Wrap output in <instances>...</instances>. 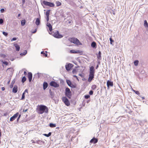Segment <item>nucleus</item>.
I'll use <instances>...</instances> for the list:
<instances>
[{
    "instance_id": "obj_24",
    "label": "nucleus",
    "mask_w": 148,
    "mask_h": 148,
    "mask_svg": "<svg viewBox=\"0 0 148 148\" xmlns=\"http://www.w3.org/2000/svg\"><path fill=\"white\" fill-rule=\"evenodd\" d=\"M139 62V61L138 60H136L134 61V64L135 66H137Z\"/></svg>"
},
{
    "instance_id": "obj_33",
    "label": "nucleus",
    "mask_w": 148,
    "mask_h": 148,
    "mask_svg": "<svg viewBox=\"0 0 148 148\" xmlns=\"http://www.w3.org/2000/svg\"><path fill=\"white\" fill-rule=\"evenodd\" d=\"M36 143L38 144H39L40 145H41L42 144V141H41L38 140H36Z\"/></svg>"
},
{
    "instance_id": "obj_34",
    "label": "nucleus",
    "mask_w": 148,
    "mask_h": 148,
    "mask_svg": "<svg viewBox=\"0 0 148 148\" xmlns=\"http://www.w3.org/2000/svg\"><path fill=\"white\" fill-rule=\"evenodd\" d=\"M41 54H43L45 57H46L47 56V53H45L44 51H42L41 53Z\"/></svg>"
},
{
    "instance_id": "obj_59",
    "label": "nucleus",
    "mask_w": 148,
    "mask_h": 148,
    "mask_svg": "<svg viewBox=\"0 0 148 148\" xmlns=\"http://www.w3.org/2000/svg\"><path fill=\"white\" fill-rule=\"evenodd\" d=\"M27 109H26L25 110H24L23 111V112H26L27 111Z\"/></svg>"
},
{
    "instance_id": "obj_35",
    "label": "nucleus",
    "mask_w": 148,
    "mask_h": 148,
    "mask_svg": "<svg viewBox=\"0 0 148 148\" xmlns=\"http://www.w3.org/2000/svg\"><path fill=\"white\" fill-rule=\"evenodd\" d=\"M96 88H97V86L95 85H92V89L93 90L95 89H96Z\"/></svg>"
},
{
    "instance_id": "obj_58",
    "label": "nucleus",
    "mask_w": 148,
    "mask_h": 148,
    "mask_svg": "<svg viewBox=\"0 0 148 148\" xmlns=\"http://www.w3.org/2000/svg\"><path fill=\"white\" fill-rule=\"evenodd\" d=\"M25 3V0H22V3L23 4H24Z\"/></svg>"
},
{
    "instance_id": "obj_16",
    "label": "nucleus",
    "mask_w": 148,
    "mask_h": 148,
    "mask_svg": "<svg viewBox=\"0 0 148 148\" xmlns=\"http://www.w3.org/2000/svg\"><path fill=\"white\" fill-rule=\"evenodd\" d=\"M47 26L48 27L50 32H51L52 30V27L50 23L47 22Z\"/></svg>"
},
{
    "instance_id": "obj_55",
    "label": "nucleus",
    "mask_w": 148,
    "mask_h": 148,
    "mask_svg": "<svg viewBox=\"0 0 148 148\" xmlns=\"http://www.w3.org/2000/svg\"><path fill=\"white\" fill-rule=\"evenodd\" d=\"M79 75L81 76L82 77H83L84 76L82 74H79Z\"/></svg>"
},
{
    "instance_id": "obj_20",
    "label": "nucleus",
    "mask_w": 148,
    "mask_h": 148,
    "mask_svg": "<svg viewBox=\"0 0 148 148\" xmlns=\"http://www.w3.org/2000/svg\"><path fill=\"white\" fill-rule=\"evenodd\" d=\"M14 45L16 47V50L17 51H19L20 49V46L17 44H15Z\"/></svg>"
},
{
    "instance_id": "obj_5",
    "label": "nucleus",
    "mask_w": 148,
    "mask_h": 148,
    "mask_svg": "<svg viewBox=\"0 0 148 148\" xmlns=\"http://www.w3.org/2000/svg\"><path fill=\"white\" fill-rule=\"evenodd\" d=\"M62 101L67 106L70 105V103L68 99L65 97H62Z\"/></svg>"
},
{
    "instance_id": "obj_45",
    "label": "nucleus",
    "mask_w": 148,
    "mask_h": 148,
    "mask_svg": "<svg viewBox=\"0 0 148 148\" xmlns=\"http://www.w3.org/2000/svg\"><path fill=\"white\" fill-rule=\"evenodd\" d=\"M69 86L72 88H75L76 87L75 85L72 84H71V85Z\"/></svg>"
},
{
    "instance_id": "obj_29",
    "label": "nucleus",
    "mask_w": 148,
    "mask_h": 148,
    "mask_svg": "<svg viewBox=\"0 0 148 148\" xmlns=\"http://www.w3.org/2000/svg\"><path fill=\"white\" fill-rule=\"evenodd\" d=\"M66 82L67 84L69 86H70L71 84V83L70 81L69 80H67Z\"/></svg>"
},
{
    "instance_id": "obj_50",
    "label": "nucleus",
    "mask_w": 148,
    "mask_h": 148,
    "mask_svg": "<svg viewBox=\"0 0 148 148\" xmlns=\"http://www.w3.org/2000/svg\"><path fill=\"white\" fill-rule=\"evenodd\" d=\"M0 11L1 13H3L4 11V9L3 8H2L1 9Z\"/></svg>"
},
{
    "instance_id": "obj_25",
    "label": "nucleus",
    "mask_w": 148,
    "mask_h": 148,
    "mask_svg": "<svg viewBox=\"0 0 148 148\" xmlns=\"http://www.w3.org/2000/svg\"><path fill=\"white\" fill-rule=\"evenodd\" d=\"M49 126L51 127H56V125L52 123H50L49 124Z\"/></svg>"
},
{
    "instance_id": "obj_27",
    "label": "nucleus",
    "mask_w": 148,
    "mask_h": 148,
    "mask_svg": "<svg viewBox=\"0 0 148 148\" xmlns=\"http://www.w3.org/2000/svg\"><path fill=\"white\" fill-rule=\"evenodd\" d=\"M21 23L22 26H24L25 23V20H22L21 22Z\"/></svg>"
},
{
    "instance_id": "obj_41",
    "label": "nucleus",
    "mask_w": 148,
    "mask_h": 148,
    "mask_svg": "<svg viewBox=\"0 0 148 148\" xmlns=\"http://www.w3.org/2000/svg\"><path fill=\"white\" fill-rule=\"evenodd\" d=\"M84 97L85 99H88L90 97V96L88 95H86Z\"/></svg>"
},
{
    "instance_id": "obj_2",
    "label": "nucleus",
    "mask_w": 148,
    "mask_h": 148,
    "mask_svg": "<svg viewBox=\"0 0 148 148\" xmlns=\"http://www.w3.org/2000/svg\"><path fill=\"white\" fill-rule=\"evenodd\" d=\"M69 40L71 42L77 45H81L82 43L77 38H71L69 39Z\"/></svg>"
},
{
    "instance_id": "obj_3",
    "label": "nucleus",
    "mask_w": 148,
    "mask_h": 148,
    "mask_svg": "<svg viewBox=\"0 0 148 148\" xmlns=\"http://www.w3.org/2000/svg\"><path fill=\"white\" fill-rule=\"evenodd\" d=\"M51 34L54 37L57 38H61L63 37V36L60 34L58 31H56L55 32H53Z\"/></svg>"
},
{
    "instance_id": "obj_52",
    "label": "nucleus",
    "mask_w": 148,
    "mask_h": 148,
    "mask_svg": "<svg viewBox=\"0 0 148 148\" xmlns=\"http://www.w3.org/2000/svg\"><path fill=\"white\" fill-rule=\"evenodd\" d=\"M21 114H20L19 115V116H18V118L17 119V122H18V121L19 120V119L21 117Z\"/></svg>"
},
{
    "instance_id": "obj_17",
    "label": "nucleus",
    "mask_w": 148,
    "mask_h": 148,
    "mask_svg": "<svg viewBox=\"0 0 148 148\" xmlns=\"http://www.w3.org/2000/svg\"><path fill=\"white\" fill-rule=\"evenodd\" d=\"M91 47L93 48H96L97 47L96 43L94 41H93L91 43Z\"/></svg>"
},
{
    "instance_id": "obj_30",
    "label": "nucleus",
    "mask_w": 148,
    "mask_h": 148,
    "mask_svg": "<svg viewBox=\"0 0 148 148\" xmlns=\"http://www.w3.org/2000/svg\"><path fill=\"white\" fill-rule=\"evenodd\" d=\"M15 82V80L14 79L12 82L11 85L10 86V88H12L13 87V84H14V82Z\"/></svg>"
},
{
    "instance_id": "obj_63",
    "label": "nucleus",
    "mask_w": 148,
    "mask_h": 148,
    "mask_svg": "<svg viewBox=\"0 0 148 148\" xmlns=\"http://www.w3.org/2000/svg\"><path fill=\"white\" fill-rule=\"evenodd\" d=\"M20 16H21V14H18V17H19Z\"/></svg>"
},
{
    "instance_id": "obj_7",
    "label": "nucleus",
    "mask_w": 148,
    "mask_h": 148,
    "mask_svg": "<svg viewBox=\"0 0 148 148\" xmlns=\"http://www.w3.org/2000/svg\"><path fill=\"white\" fill-rule=\"evenodd\" d=\"M50 85L51 86L55 88L58 87L59 86V85L54 81L51 82L50 83Z\"/></svg>"
},
{
    "instance_id": "obj_51",
    "label": "nucleus",
    "mask_w": 148,
    "mask_h": 148,
    "mask_svg": "<svg viewBox=\"0 0 148 148\" xmlns=\"http://www.w3.org/2000/svg\"><path fill=\"white\" fill-rule=\"evenodd\" d=\"M72 72L73 74H75L76 73V71L75 69H73Z\"/></svg>"
},
{
    "instance_id": "obj_9",
    "label": "nucleus",
    "mask_w": 148,
    "mask_h": 148,
    "mask_svg": "<svg viewBox=\"0 0 148 148\" xmlns=\"http://www.w3.org/2000/svg\"><path fill=\"white\" fill-rule=\"evenodd\" d=\"M73 66V64L70 63H69L68 65H66L65 67L66 70L67 71H69Z\"/></svg>"
},
{
    "instance_id": "obj_15",
    "label": "nucleus",
    "mask_w": 148,
    "mask_h": 148,
    "mask_svg": "<svg viewBox=\"0 0 148 148\" xmlns=\"http://www.w3.org/2000/svg\"><path fill=\"white\" fill-rule=\"evenodd\" d=\"M98 141V140L97 139L93 138H92L90 141V142L91 143H96Z\"/></svg>"
},
{
    "instance_id": "obj_19",
    "label": "nucleus",
    "mask_w": 148,
    "mask_h": 148,
    "mask_svg": "<svg viewBox=\"0 0 148 148\" xmlns=\"http://www.w3.org/2000/svg\"><path fill=\"white\" fill-rule=\"evenodd\" d=\"M70 52L71 53H80V51L79 50H77L76 51L74 50H71L70 51Z\"/></svg>"
},
{
    "instance_id": "obj_49",
    "label": "nucleus",
    "mask_w": 148,
    "mask_h": 148,
    "mask_svg": "<svg viewBox=\"0 0 148 148\" xmlns=\"http://www.w3.org/2000/svg\"><path fill=\"white\" fill-rule=\"evenodd\" d=\"M135 93L138 95H140V93L138 91H135Z\"/></svg>"
},
{
    "instance_id": "obj_22",
    "label": "nucleus",
    "mask_w": 148,
    "mask_h": 148,
    "mask_svg": "<svg viewBox=\"0 0 148 148\" xmlns=\"http://www.w3.org/2000/svg\"><path fill=\"white\" fill-rule=\"evenodd\" d=\"M98 59L101 60V53L100 51H99L98 54L97 55V56Z\"/></svg>"
},
{
    "instance_id": "obj_26",
    "label": "nucleus",
    "mask_w": 148,
    "mask_h": 148,
    "mask_svg": "<svg viewBox=\"0 0 148 148\" xmlns=\"http://www.w3.org/2000/svg\"><path fill=\"white\" fill-rule=\"evenodd\" d=\"M51 133L50 132H49L48 133V134H43V135L44 136H46L47 137H49L51 135Z\"/></svg>"
},
{
    "instance_id": "obj_47",
    "label": "nucleus",
    "mask_w": 148,
    "mask_h": 148,
    "mask_svg": "<svg viewBox=\"0 0 148 148\" xmlns=\"http://www.w3.org/2000/svg\"><path fill=\"white\" fill-rule=\"evenodd\" d=\"M36 140H37L36 139H35V140H32V143H36Z\"/></svg>"
},
{
    "instance_id": "obj_53",
    "label": "nucleus",
    "mask_w": 148,
    "mask_h": 148,
    "mask_svg": "<svg viewBox=\"0 0 148 148\" xmlns=\"http://www.w3.org/2000/svg\"><path fill=\"white\" fill-rule=\"evenodd\" d=\"M49 19V16H47V21H48Z\"/></svg>"
},
{
    "instance_id": "obj_56",
    "label": "nucleus",
    "mask_w": 148,
    "mask_h": 148,
    "mask_svg": "<svg viewBox=\"0 0 148 148\" xmlns=\"http://www.w3.org/2000/svg\"><path fill=\"white\" fill-rule=\"evenodd\" d=\"M1 90L2 91H3L5 90V88L4 87H2L1 88Z\"/></svg>"
},
{
    "instance_id": "obj_21",
    "label": "nucleus",
    "mask_w": 148,
    "mask_h": 148,
    "mask_svg": "<svg viewBox=\"0 0 148 148\" xmlns=\"http://www.w3.org/2000/svg\"><path fill=\"white\" fill-rule=\"evenodd\" d=\"M40 19L38 18H36L35 23L37 25H39L40 23Z\"/></svg>"
},
{
    "instance_id": "obj_44",
    "label": "nucleus",
    "mask_w": 148,
    "mask_h": 148,
    "mask_svg": "<svg viewBox=\"0 0 148 148\" xmlns=\"http://www.w3.org/2000/svg\"><path fill=\"white\" fill-rule=\"evenodd\" d=\"M110 43L111 44H112V42H114V40L112 39L111 38H110Z\"/></svg>"
},
{
    "instance_id": "obj_31",
    "label": "nucleus",
    "mask_w": 148,
    "mask_h": 148,
    "mask_svg": "<svg viewBox=\"0 0 148 148\" xmlns=\"http://www.w3.org/2000/svg\"><path fill=\"white\" fill-rule=\"evenodd\" d=\"M27 53V51L26 50H25L24 51L23 53H21L20 55L21 56H25V55Z\"/></svg>"
},
{
    "instance_id": "obj_48",
    "label": "nucleus",
    "mask_w": 148,
    "mask_h": 148,
    "mask_svg": "<svg viewBox=\"0 0 148 148\" xmlns=\"http://www.w3.org/2000/svg\"><path fill=\"white\" fill-rule=\"evenodd\" d=\"M17 39V38H13L12 39H11V41L16 40Z\"/></svg>"
},
{
    "instance_id": "obj_6",
    "label": "nucleus",
    "mask_w": 148,
    "mask_h": 148,
    "mask_svg": "<svg viewBox=\"0 0 148 148\" xmlns=\"http://www.w3.org/2000/svg\"><path fill=\"white\" fill-rule=\"evenodd\" d=\"M45 5L47 6H49L51 7H53L54 6V4L53 3L45 1H44L42 2Z\"/></svg>"
},
{
    "instance_id": "obj_64",
    "label": "nucleus",
    "mask_w": 148,
    "mask_h": 148,
    "mask_svg": "<svg viewBox=\"0 0 148 148\" xmlns=\"http://www.w3.org/2000/svg\"><path fill=\"white\" fill-rule=\"evenodd\" d=\"M90 101V100H88L87 101V103H89V101Z\"/></svg>"
},
{
    "instance_id": "obj_8",
    "label": "nucleus",
    "mask_w": 148,
    "mask_h": 148,
    "mask_svg": "<svg viewBox=\"0 0 148 148\" xmlns=\"http://www.w3.org/2000/svg\"><path fill=\"white\" fill-rule=\"evenodd\" d=\"M19 114V113L18 112H17L16 114H14V115L12 117H11L10 119V121H12L14 120L17 117Z\"/></svg>"
},
{
    "instance_id": "obj_38",
    "label": "nucleus",
    "mask_w": 148,
    "mask_h": 148,
    "mask_svg": "<svg viewBox=\"0 0 148 148\" xmlns=\"http://www.w3.org/2000/svg\"><path fill=\"white\" fill-rule=\"evenodd\" d=\"M1 62H2L3 64H5L6 65H7L8 64V63L6 61H3L2 60L1 61Z\"/></svg>"
},
{
    "instance_id": "obj_36",
    "label": "nucleus",
    "mask_w": 148,
    "mask_h": 148,
    "mask_svg": "<svg viewBox=\"0 0 148 148\" xmlns=\"http://www.w3.org/2000/svg\"><path fill=\"white\" fill-rule=\"evenodd\" d=\"M56 4L57 5V6H59L61 5V3L59 1H57L56 2Z\"/></svg>"
},
{
    "instance_id": "obj_37",
    "label": "nucleus",
    "mask_w": 148,
    "mask_h": 148,
    "mask_svg": "<svg viewBox=\"0 0 148 148\" xmlns=\"http://www.w3.org/2000/svg\"><path fill=\"white\" fill-rule=\"evenodd\" d=\"M49 93H50V95H51V96H53L54 93V92H52L51 90H49Z\"/></svg>"
},
{
    "instance_id": "obj_46",
    "label": "nucleus",
    "mask_w": 148,
    "mask_h": 148,
    "mask_svg": "<svg viewBox=\"0 0 148 148\" xmlns=\"http://www.w3.org/2000/svg\"><path fill=\"white\" fill-rule=\"evenodd\" d=\"M93 94V91L92 90H90L89 92V94L90 95H92Z\"/></svg>"
},
{
    "instance_id": "obj_39",
    "label": "nucleus",
    "mask_w": 148,
    "mask_h": 148,
    "mask_svg": "<svg viewBox=\"0 0 148 148\" xmlns=\"http://www.w3.org/2000/svg\"><path fill=\"white\" fill-rule=\"evenodd\" d=\"M0 56L3 58H5L6 57L5 55L2 53H1L0 54Z\"/></svg>"
},
{
    "instance_id": "obj_18",
    "label": "nucleus",
    "mask_w": 148,
    "mask_h": 148,
    "mask_svg": "<svg viewBox=\"0 0 148 148\" xmlns=\"http://www.w3.org/2000/svg\"><path fill=\"white\" fill-rule=\"evenodd\" d=\"M48 84L46 82H44L43 84V88L44 90H45L48 87Z\"/></svg>"
},
{
    "instance_id": "obj_62",
    "label": "nucleus",
    "mask_w": 148,
    "mask_h": 148,
    "mask_svg": "<svg viewBox=\"0 0 148 148\" xmlns=\"http://www.w3.org/2000/svg\"><path fill=\"white\" fill-rule=\"evenodd\" d=\"M73 77H76V78H77V77L76 75H74L73 76Z\"/></svg>"
},
{
    "instance_id": "obj_32",
    "label": "nucleus",
    "mask_w": 148,
    "mask_h": 148,
    "mask_svg": "<svg viewBox=\"0 0 148 148\" xmlns=\"http://www.w3.org/2000/svg\"><path fill=\"white\" fill-rule=\"evenodd\" d=\"M50 10H47L46 12V16H49V13L50 12Z\"/></svg>"
},
{
    "instance_id": "obj_42",
    "label": "nucleus",
    "mask_w": 148,
    "mask_h": 148,
    "mask_svg": "<svg viewBox=\"0 0 148 148\" xmlns=\"http://www.w3.org/2000/svg\"><path fill=\"white\" fill-rule=\"evenodd\" d=\"M3 35H4V36H7L8 35V33L6 32H3Z\"/></svg>"
},
{
    "instance_id": "obj_13",
    "label": "nucleus",
    "mask_w": 148,
    "mask_h": 148,
    "mask_svg": "<svg viewBox=\"0 0 148 148\" xmlns=\"http://www.w3.org/2000/svg\"><path fill=\"white\" fill-rule=\"evenodd\" d=\"M94 74H89V77L88 79V81L91 82L94 78Z\"/></svg>"
},
{
    "instance_id": "obj_28",
    "label": "nucleus",
    "mask_w": 148,
    "mask_h": 148,
    "mask_svg": "<svg viewBox=\"0 0 148 148\" xmlns=\"http://www.w3.org/2000/svg\"><path fill=\"white\" fill-rule=\"evenodd\" d=\"M26 80V78L25 76H23L22 78V82L24 83Z\"/></svg>"
},
{
    "instance_id": "obj_11",
    "label": "nucleus",
    "mask_w": 148,
    "mask_h": 148,
    "mask_svg": "<svg viewBox=\"0 0 148 148\" xmlns=\"http://www.w3.org/2000/svg\"><path fill=\"white\" fill-rule=\"evenodd\" d=\"M107 85L108 88L110 86L111 87L113 86V82H111L109 80H108L107 82Z\"/></svg>"
},
{
    "instance_id": "obj_54",
    "label": "nucleus",
    "mask_w": 148,
    "mask_h": 148,
    "mask_svg": "<svg viewBox=\"0 0 148 148\" xmlns=\"http://www.w3.org/2000/svg\"><path fill=\"white\" fill-rule=\"evenodd\" d=\"M26 92L27 93L28 92V90L27 89H25L24 92H25V93Z\"/></svg>"
},
{
    "instance_id": "obj_4",
    "label": "nucleus",
    "mask_w": 148,
    "mask_h": 148,
    "mask_svg": "<svg viewBox=\"0 0 148 148\" xmlns=\"http://www.w3.org/2000/svg\"><path fill=\"white\" fill-rule=\"evenodd\" d=\"M65 94L70 99L71 96V92L69 88H66L65 90Z\"/></svg>"
},
{
    "instance_id": "obj_40",
    "label": "nucleus",
    "mask_w": 148,
    "mask_h": 148,
    "mask_svg": "<svg viewBox=\"0 0 148 148\" xmlns=\"http://www.w3.org/2000/svg\"><path fill=\"white\" fill-rule=\"evenodd\" d=\"M25 92H23V93L22 95V97H21V100H23V99H24L25 97Z\"/></svg>"
},
{
    "instance_id": "obj_23",
    "label": "nucleus",
    "mask_w": 148,
    "mask_h": 148,
    "mask_svg": "<svg viewBox=\"0 0 148 148\" xmlns=\"http://www.w3.org/2000/svg\"><path fill=\"white\" fill-rule=\"evenodd\" d=\"M144 26L145 27H148V24L146 20H145L144 21Z\"/></svg>"
},
{
    "instance_id": "obj_12",
    "label": "nucleus",
    "mask_w": 148,
    "mask_h": 148,
    "mask_svg": "<svg viewBox=\"0 0 148 148\" xmlns=\"http://www.w3.org/2000/svg\"><path fill=\"white\" fill-rule=\"evenodd\" d=\"M32 74L31 72H29L28 73V77L29 79V81L30 82L32 80Z\"/></svg>"
},
{
    "instance_id": "obj_61",
    "label": "nucleus",
    "mask_w": 148,
    "mask_h": 148,
    "mask_svg": "<svg viewBox=\"0 0 148 148\" xmlns=\"http://www.w3.org/2000/svg\"><path fill=\"white\" fill-rule=\"evenodd\" d=\"M36 32V29L34 32H32V33H35V32Z\"/></svg>"
},
{
    "instance_id": "obj_57",
    "label": "nucleus",
    "mask_w": 148,
    "mask_h": 148,
    "mask_svg": "<svg viewBox=\"0 0 148 148\" xmlns=\"http://www.w3.org/2000/svg\"><path fill=\"white\" fill-rule=\"evenodd\" d=\"M24 74L25 75H26L27 74V73L25 71L24 72Z\"/></svg>"
},
{
    "instance_id": "obj_14",
    "label": "nucleus",
    "mask_w": 148,
    "mask_h": 148,
    "mask_svg": "<svg viewBox=\"0 0 148 148\" xmlns=\"http://www.w3.org/2000/svg\"><path fill=\"white\" fill-rule=\"evenodd\" d=\"M18 90V86L16 85H14L13 88L12 92L14 93H16L17 92Z\"/></svg>"
},
{
    "instance_id": "obj_43",
    "label": "nucleus",
    "mask_w": 148,
    "mask_h": 148,
    "mask_svg": "<svg viewBox=\"0 0 148 148\" xmlns=\"http://www.w3.org/2000/svg\"><path fill=\"white\" fill-rule=\"evenodd\" d=\"M3 22V19L2 18H0V24H2Z\"/></svg>"
},
{
    "instance_id": "obj_60",
    "label": "nucleus",
    "mask_w": 148,
    "mask_h": 148,
    "mask_svg": "<svg viewBox=\"0 0 148 148\" xmlns=\"http://www.w3.org/2000/svg\"><path fill=\"white\" fill-rule=\"evenodd\" d=\"M98 67H99V65H97V66H96V69H97V68H98Z\"/></svg>"
},
{
    "instance_id": "obj_1",
    "label": "nucleus",
    "mask_w": 148,
    "mask_h": 148,
    "mask_svg": "<svg viewBox=\"0 0 148 148\" xmlns=\"http://www.w3.org/2000/svg\"><path fill=\"white\" fill-rule=\"evenodd\" d=\"M48 112V109L46 106L42 105L39 106L38 110V113L42 114L44 112L47 113Z\"/></svg>"
},
{
    "instance_id": "obj_10",
    "label": "nucleus",
    "mask_w": 148,
    "mask_h": 148,
    "mask_svg": "<svg viewBox=\"0 0 148 148\" xmlns=\"http://www.w3.org/2000/svg\"><path fill=\"white\" fill-rule=\"evenodd\" d=\"M95 73V70L94 67L93 66H91L90 67L89 74H94Z\"/></svg>"
}]
</instances>
